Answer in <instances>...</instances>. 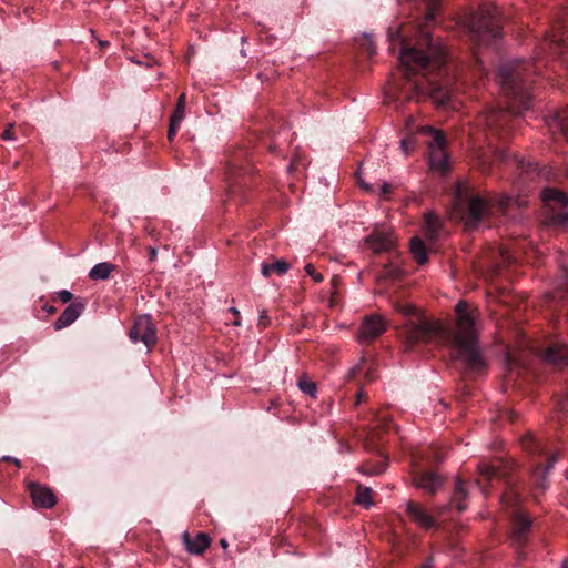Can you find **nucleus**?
<instances>
[{
	"label": "nucleus",
	"mask_w": 568,
	"mask_h": 568,
	"mask_svg": "<svg viewBox=\"0 0 568 568\" xmlns=\"http://www.w3.org/2000/svg\"><path fill=\"white\" fill-rule=\"evenodd\" d=\"M185 549L192 555H202L210 546L211 538L205 532H199L193 539L191 535L185 531L182 535Z\"/></svg>",
	"instance_id": "20"
},
{
	"label": "nucleus",
	"mask_w": 568,
	"mask_h": 568,
	"mask_svg": "<svg viewBox=\"0 0 568 568\" xmlns=\"http://www.w3.org/2000/svg\"><path fill=\"white\" fill-rule=\"evenodd\" d=\"M406 513L409 518L419 525L422 528L430 529L435 526L436 521L432 515H429L425 508L413 500H409L406 505Z\"/></svg>",
	"instance_id": "17"
},
{
	"label": "nucleus",
	"mask_w": 568,
	"mask_h": 568,
	"mask_svg": "<svg viewBox=\"0 0 568 568\" xmlns=\"http://www.w3.org/2000/svg\"><path fill=\"white\" fill-rule=\"evenodd\" d=\"M500 160H501V161H504V160H505L504 152H500Z\"/></svg>",
	"instance_id": "51"
},
{
	"label": "nucleus",
	"mask_w": 568,
	"mask_h": 568,
	"mask_svg": "<svg viewBox=\"0 0 568 568\" xmlns=\"http://www.w3.org/2000/svg\"><path fill=\"white\" fill-rule=\"evenodd\" d=\"M549 170H547L546 168H542L541 170H539L538 174H542V175H547Z\"/></svg>",
	"instance_id": "48"
},
{
	"label": "nucleus",
	"mask_w": 568,
	"mask_h": 568,
	"mask_svg": "<svg viewBox=\"0 0 568 568\" xmlns=\"http://www.w3.org/2000/svg\"><path fill=\"white\" fill-rule=\"evenodd\" d=\"M410 253L419 265H424L428 261L427 248L425 243L418 236L410 240Z\"/></svg>",
	"instance_id": "23"
},
{
	"label": "nucleus",
	"mask_w": 568,
	"mask_h": 568,
	"mask_svg": "<svg viewBox=\"0 0 568 568\" xmlns=\"http://www.w3.org/2000/svg\"><path fill=\"white\" fill-rule=\"evenodd\" d=\"M271 323L270 316L266 314V311H262L258 318V327L266 328Z\"/></svg>",
	"instance_id": "36"
},
{
	"label": "nucleus",
	"mask_w": 568,
	"mask_h": 568,
	"mask_svg": "<svg viewBox=\"0 0 568 568\" xmlns=\"http://www.w3.org/2000/svg\"><path fill=\"white\" fill-rule=\"evenodd\" d=\"M114 270H115L114 264H111L108 262L98 263L91 268V271L89 273V277L93 281H103V280L109 278L110 274Z\"/></svg>",
	"instance_id": "26"
},
{
	"label": "nucleus",
	"mask_w": 568,
	"mask_h": 568,
	"mask_svg": "<svg viewBox=\"0 0 568 568\" xmlns=\"http://www.w3.org/2000/svg\"><path fill=\"white\" fill-rule=\"evenodd\" d=\"M556 128L568 140V108L558 111L554 119Z\"/></svg>",
	"instance_id": "28"
},
{
	"label": "nucleus",
	"mask_w": 568,
	"mask_h": 568,
	"mask_svg": "<svg viewBox=\"0 0 568 568\" xmlns=\"http://www.w3.org/2000/svg\"><path fill=\"white\" fill-rule=\"evenodd\" d=\"M231 312L234 313L235 315H239V311L236 308H231Z\"/></svg>",
	"instance_id": "50"
},
{
	"label": "nucleus",
	"mask_w": 568,
	"mask_h": 568,
	"mask_svg": "<svg viewBox=\"0 0 568 568\" xmlns=\"http://www.w3.org/2000/svg\"><path fill=\"white\" fill-rule=\"evenodd\" d=\"M393 426L392 418L387 415L381 414L376 419V426L369 434L367 446L371 449H376L382 459L375 462H366L361 466V471L365 475L377 476L385 471L387 467V459L378 447V440L382 439V433H387Z\"/></svg>",
	"instance_id": "10"
},
{
	"label": "nucleus",
	"mask_w": 568,
	"mask_h": 568,
	"mask_svg": "<svg viewBox=\"0 0 568 568\" xmlns=\"http://www.w3.org/2000/svg\"><path fill=\"white\" fill-rule=\"evenodd\" d=\"M366 242L375 253L389 252L395 245L393 234L386 231L375 230L367 237Z\"/></svg>",
	"instance_id": "18"
},
{
	"label": "nucleus",
	"mask_w": 568,
	"mask_h": 568,
	"mask_svg": "<svg viewBox=\"0 0 568 568\" xmlns=\"http://www.w3.org/2000/svg\"><path fill=\"white\" fill-rule=\"evenodd\" d=\"M227 192L235 199L243 189L250 187L253 180L254 168L251 163L246 148L230 151L225 160Z\"/></svg>",
	"instance_id": "8"
},
{
	"label": "nucleus",
	"mask_w": 568,
	"mask_h": 568,
	"mask_svg": "<svg viewBox=\"0 0 568 568\" xmlns=\"http://www.w3.org/2000/svg\"><path fill=\"white\" fill-rule=\"evenodd\" d=\"M542 357L546 362L556 367H568V346L552 343L545 349Z\"/></svg>",
	"instance_id": "16"
},
{
	"label": "nucleus",
	"mask_w": 568,
	"mask_h": 568,
	"mask_svg": "<svg viewBox=\"0 0 568 568\" xmlns=\"http://www.w3.org/2000/svg\"><path fill=\"white\" fill-rule=\"evenodd\" d=\"M566 176L568 179V164H567V168H566Z\"/></svg>",
	"instance_id": "52"
},
{
	"label": "nucleus",
	"mask_w": 568,
	"mask_h": 568,
	"mask_svg": "<svg viewBox=\"0 0 568 568\" xmlns=\"http://www.w3.org/2000/svg\"><path fill=\"white\" fill-rule=\"evenodd\" d=\"M57 298L60 300L62 303H69L73 302V294L67 290L59 291L57 293Z\"/></svg>",
	"instance_id": "35"
},
{
	"label": "nucleus",
	"mask_w": 568,
	"mask_h": 568,
	"mask_svg": "<svg viewBox=\"0 0 568 568\" xmlns=\"http://www.w3.org/2000/svg\"><path fill=\"white\" fill-rule=\"evenodd\" d=\"M402 268L394 263H389L384 267V276H386L387 278L397 280L402 276Z\"/></svg>",
	"instance_id": "31"
},
{
	"label": "nucleus",
	"mask_w": 568,
	"mask_h": 568,
	"mask_svg": "<svg viewBox=\"0 0 568 568\" xmlns=\"http://www.w3.org/2000/svg\"><path fill=\"white\" fill-rule=\"evenodd\" d=\"M467 498L468 489L466 488V483L460 478H456L449 501L445 505L438 506L436 511L438 515H445L452 509H456L458 513H463L467 509Z\"/></svg>",
	"instance_id": "12"
},
{
	"label": "nucleus",
	"mask_w": 568,
	"mask_h": 568,
	"mask_svg": "<svg viewBox=\"0 0 568 568\" xmlns=\"http://www.w3.org/2000/svg\"><path fill=\"white\" fill-rule=\"evenodd\" d=\"M429 458L434 459L430 454H429ZM434 463H435L434 460H430V464H434Z\"/></svg>",
	"instance_id": "55"
},
{
	"label": "nucleus",
	"mask_w": 568,
	"mask_h": 568,
	"mask_svg": "<svg viewBox=\"0 0 568 568\" xmlns=\"http://www.w3.org/2000/svg\"><path fill=\"white\" fill-rule=\"evenodd\" d=\"M420 568H433V558H427L425 562L420 566Z\"/></svg>",
	"instance_id": "45"
},
{
	"label": "nucleus",
	"mask_w": 568,
	"mask_h": 568,
	"mask_svg": "<svg viewBox=\"0 0 568 568\" xmlns=\"http://www.w3.org/2000/svg\"><path fill=\"white\" fill-rule=\"evenodd\" d=\"M181 123H175L174 121L170 120L169 131H168V139L172 141L174 136L176 135V132L180 128Z\"/></svg>",
	"instance_id": "37"
},
{
	"label": "nucleus",
	"mask_w": 568,
	"mask_h": 568,
	"mask_svg": "<svg viewBox=\"0 0 568 568\" xmlns=\"http://www.w3.org/2000/svg\"><path fill=\"white\" fill-rule=\"evenodd\" d=\"M417 133L426 138L430 165L443 173L446 172L448 169V156L446 153L447 140L445 133L429 125L419 126Z\"/></svg>",
	"instance_id": "9"
},
{
	"label": "nucleus",
	"mask_w": 568,
	"mask_h": 568,
	"mask_svg": "<svg viewBox=\"0 0 568 568\" xmlns=\"http://www.w3.org/2000/svg\"><path fill=\"white\" fill-rule=\"evenodd\" d=\"M3 140H13L14 139V129L13 125L10 124L1 134Z\"/></svg>",
	"instance_id": "39"
},
{
	"label": "nucleus",
	"mask_w": 568,
	"mask_h": 568,
	"mask_svg": "<svg viewBox=\"0 0 568 568\" xmlns=\"http://www.w3.org/2000/svg\"><path fill=\"white\" fill-rule=\"evenodd\" d=\"M220 545H221V547H222V548H224V549H226V548H227V546H229V544H227V541H226L225 539H221V540H220Z\"/></svg>",
	"instance_id": "47"
},
{
	"label": "nucleus",
	"mask_w": 568,
	"mask_h": 568,
	"mask_svg": "<svg viewBox=\"0 0 568 568\" xmlns=\"http://www.w3.org/2000/svg\"><path fill=\"white\" fill-rule=\"evenodd\" d=\"M300 165H302L301 161L298 159H294L290 165H288V172H294L300 169Z\"/></svg>",
	"instance_id": "42"
},
{
	"label": "nucleus",
	"mask_w": 568,
	"mask_h": 568,
	"mask_svg": "<svg viewBox=\"0 0 568 568\" xmlns=\"http://www.w3.org/2000/svg\"><path fill=\"white\" fill-rule=\"evenodd\" d=\"M362 375L366 383H372L376 378L375 372L372 367L366 368L364 365L359 364L349 371L348 379L361 383Z\"/></svg>",
	"instance_id": "24"
},
{
	"label": "nucleus",
	"mask_w": 568,
	"mask_h": 568,
	"mask_svg": "<svg viewBox=\"0 0 568 568\" xmlns=\"http://www.w3.org/2000/svg\"><path fill=\"white\" fill-rule=\"evenodd\" d=\"M337 281L336 277L332 278V283L335 284V282Z\"/></svg>",
	"instance_id": "53"
},
{
	"label": "nucleus",
	"mask_w": 568,
	"mask_h": 568,
	"mask_svg": "<svg viewBox=\"0 0 568 568\" xmlns=\"http://www.w3.org/2000/svg\"><path fill=\"white\" fill-rule=\"evenodd\" d=\"M435 20L434 9L427 8L423 21L413 27L408 38L405 28L395 32L389 29L392 41L399 44V95L407 101L432 99L437 104H446L452 95L457 75L448 63L445 49L435 42L428 23Z\"/></svg>",
	"instance_id": "1"
},
{
	"label": "nucleus",
	"mask_w": 568,
	"mask_h": 568,
	"mask_svg": "<svg viewBox=\"0 0 568 568\" xmlns=\"http://www.w3.org/2000/svg\"><path fill=\"white\" fill-rule=\"evenodd\" d=\"M518 464L513 459H498L491 464H479V475L487 481L500 480L505 483V490L501 495V503L511 509V545L516 548L518 556L523 557L521 549L527 546L532 528L531 517L519 508L521 483L514 477Z\"/></svg>",
	"instance_id": "4"
},
{
	"label": "nucleus",
	"mask_w": 568,
	"mask_h": 568,
	"mask_svg": "<svg viewBox=\"0 0 568 568\" xmlns=\"http://www.w3.org/2000/svg\"><path fill=\"white\" fill-rule=\"evenodd\" d=\"M305 272L316 282V283H321L324 277L321 273L316 272L315 267L313 264L308 263L306 264L305 266Z\"/></svg>",
	"instance_id": "34"
},
{
	"label": "nucleus",
	"mask_w": 568,
	"mask_h": 568,
	"mask_svg": "<svg viewBox=\"0 0 568 568\" xmlns=\"http://www.w3.org/2000/svg\"><path fill=\"white\" fill-rule=\"evenodd\" d=\"M31 498L36 506L42 508H52L57 504V498L52 490L40 484H30Z\"/></svg>",
	"instance_id": "19"
},
{
	"label": "nucleus",
	"mask_w": 568,
	"mask_h": 568,
	"mask_svg": "<svg viewBox=\"0 0 568 568\" xmlns=\"http://www.w3.org/2000/svg\"><path fill=\"white\" fill-rule=\"evenodd\" d=\"M394 308L405 317L398 328V336L406 349L417 351L427 345L448 346L453 357L460 361L468 373L479 374L485 371L486 362L477 343L475 314L465 301L455 306V325L428 320L409 303L396 302Z\"/></svg>",
	"instance_id": "3"
},
{
	"label": "nucleus",
	"mask_w": 568,
	"mask_h": 568,
	"mask_svg": "<svg viewBox=\"0 0 568 568\" xmlns=\"http://www.w3.org/2000/svg\"><path fill=\"white\" fill-rule=\"evenodd\" d=\"M129 337L133 343L142 342L146 347L155 345L156 327L151 315L143 314L136 316L129 332Z\"/></svg>",
	"instance_id": "11"
},
{
	"label": "nucleus",
	"mask_w": 568,
	"mask_h": 568,
	"mask_svg": "<svg viewBox=\"0 0 568 568\" xmlns=\"http://www.w3.org/2000/svg\"><path fill=\"white\" fill-rule=\"evenodd\" d=\"M542 201L551 209H564L568 206V194L554 187H546L542 191Z\"/></svg>",
	"instance_id": "21"
},
{
	"label": "nucleus",
	"mask_w": 568,
	"mask_h": 568,
	"mask_svg": "<svg viewBox=\"0 0 568 568\" xmlns=\"http://www.w3.org/2000/svg\"><path fill=\"white\" fill-rule=\"evenodd\" d=\"M440 227H442V222L436 214H434L432 212H428L425 214L424 231H425L426 236L429 240L434 241L437 239Z\"/></svg>",
	"instance_id": "22"
},
{
	"label": "nucleus",
	"mask_w": 568,
	"mask_h": 568,
	"mask_svg": "<svg viewBox=\"0 0 568 568\" xmlns=\"http://www.w3.org/2000/svg\"><path fill=\"white\" fill-rule=\"evenodd\" d=\"M372 495H373L372 488L365 487L363 485H357L355 503L367 509L373 504Z\"/></svg>",
	"instance_id": "27"
},
{
	"label": "nucleus",
	"mask_w": 568,
	"mask_h": 568,
	"mask_svg": "<svg viewBox=\"0 0 568 568\" xmlns=\"http://www.w3.org/2000/svg\"><path fill=\"white\" fill-rule=\"evenodd\" d=\"M413 484L429 495H435L444 485V477L439 474L420 469L413 474Z\"/></svg>",
	"instance_id": "13"
},
{
	"label": "nucleus",
	"mask_w": 568,
	"mask_h": 568,
	"mask_svg": "<svg viewBox=\"0 0 568 568\" xmlns=\"http://www.w3.org/2000/svg\"><path fill=\"white\" fill-rule=\"evenodd\" d=\"M458 202L467 203L463 220L468 230L478 227L481 223L489 220L495 212L505 213L511 202V197L503 195L498 199H486L469 191L462 183L456 191Z\"/></svg>",
	"instance_id": "5"
},
{
	"label": "nucleus",
	"mask_w": 568,
	"mask_h": 568,
	"mask_svg": "<svg viewBox=\"0 0 568 568\" xmlns=\"http://www.w3.org/2000/svg\"><path fill=\"white\" fill-rule=\"evenodd\" d=\"M547 52L568 65V31L560 21L552 23L546 32L534 61L514 60L500 64L497 78L501 92L509 101L506 108H486L477 119L479 125L501 139L509 134L514 115L530 108L532 83L541 74V68L546 67L547 61L542 55Z\"/></svg>",
	"instance_id": "2"
},
{
	"label": "nucleus",
	"mask_w": 568,
	"mask_h": 568,
	"mask_svg": "<svg viewBox=\"0 0 568 568\" xmlns=\"http://www.w3.org/2000/svg\"><path fill=\"white\" fill-rule=\"evenodd\" d=\"M290 268V264L283 260H276L272 263H263L261 272L263 276L270 277L273 273L284 275Z\"/></svg>",
	"instance_id": "25"
},
{
	"label": "nucleus",
	"mask_w": 568,
	"mask_h": 568,
	"mask_svg": "<svg viewBox=\"0 0 568 568\" xmlns=\"http://www.w3.org/2000/svg\"><path fill=\"white\" fill-rule=\"evenodd\" d=\"M392 193V185L389 183H383L381 187V195L386 199Z\"/></svg>",
	"instance_id": "41"
},
{
	"label": "nucleus",
	"mask_w": 568,
	"mask_h": 568,
	"mask_svg": "<svg viewBox=\"0 0 568 568\" xmlns=\"http://www.w3.org/2000/svg\"><path fill=\"white\" fill-rule=\"evenodd\" d=\"M45 310L50 314H54L57 312V308L54 306H48V307H45Z\"/></svg>",
	"instance_id": "46"
},
{
	"label": "nucleus",
	"mask_w": 568,
	"mask_h": 568,
	"mask_svg": "<svg viewBox=\"0 0 568 568\" xmlns=\"http://www.w3.org/2000/svg\"><path fill=\"white\" fill-rule=\"evenodd\" d=\"M3 460L13 463L18 468L21 467V462L14 457L6 456L3 457Z\"/></svg>",
	"instance_id": "43"
},
{
	"label": "nucleus",
	"mask_w": 568,
	"mask_h": 568,
	"mask_svg": "<svg viewBox=\"0 0 568 568\" xmlns=\"http://www.w3.org/2000/svg\"><path fill=\"white\" fill-rule=\"evenodd\" d=\"M415 145H416V138L414 135H408L400 141V146L406 154H408L410 151H413Z\"/></svg>",
	"instance_id": "32"
},
{
	"label": "nucleus",
	"mask_w": 568,
	"mask_h": 568,
	"mask_svg": "<svg viewBox=\"0 0 568 568\" xmlns=\"http://www.w3.org/2000/svg\"><path fill=\"white\" fill-rule=\"evenodd\" d=\"M386 329V323L379 315L365 316L361 325L359 338L371 343L379 337Z\"/></svg>",
	"instance_id": "14"
},
{
	"label": "nucleus",
	"mask_w": 568,
	"mask_h": 568,
	"mask_svg": "<svg viewBox=\"0 0 568 568\" xmlns=\"http://www.w3.org/2000/svg\"><path fill=\"white\" fill-rule=\"evenodd\" d=\"M469 36L478 45H489L501 37L499 12L496 7L484 4L471 12L467 20Z\"/></svg>",
	"instance_id": "7"
},
{
	"label": "nucleus",
	"mask_w": 568,
	"mask_h": 568,
	"mask_svg": "<svg viewBox=\"0 0 568 568\" xmlns=\"http://www.w3.org/2000/svg\"><path fill=\"white\" fill-rule=\"evenodd\" d=\"M158 252L154 247H149V258L150 261H154L156 258Z\"/></svg>",
	"instance_id": "44"
},
{
	"label": "nucleus",
	"mask_w": 568,
	"mask_h": 568,
	"mask_svg": "<svg viewBox=\"0 0 568 568\" xmlns=\"http://www.w3.org/2000/svg\"><path fill=\"white\" fill-rule=\"evenodd\" d=\"M507 361H508V363H510V362H511V358H510V356H509V355L507 356Z\"/></svg>",
	"instance_id": "54"
},
{
	"label": "nucleus",
	"mask_w": 568,
	"mask_h": 568,
	"mask_svg": "<svg viewBox=\"0 0 568 568\" xmlns=\"http://www.w3.org/2000/svg\"><path fill=\"white\" fill-rule=\"evenodd\" d=\"M361 48L367 53L368 57H373V54L375 53L374 42L367 36L363 37Z\"/></svg>",
	"instance_id": "33"
},
{
	"label": "nucleus",
	"mask_w": 568,
	"mask_h": 568,
	"mask_svg": "<svg viewBox=\"0 0 568 568\" xmlns=\"http://www.w3.org/2000/svg\"><path fill=\"white\" fill-rule=\"evenodd\" d=\"M84 303L81 298H75L70 303L65 310L61 313L59 318L54 322V328L57 331L68 327L81 315L84 310Z\"/></svg>",
	"instance_id": "15"
},
{
	"label": "nucleus",
	"mask_w": 568,
	"mask_h": 568,
	"mask_svg": "<svg viewBox=\"0 0 568 568\" xmlns=\"http://www.w3.org/2000/svg\"><path fill=\"white\" fill-rule=\"evenodd\" d=\"M298 388L306 395L315 397L317 393L316 384L307 376L303 375L298 379Z\"/></svg>",
	"instance_id": "29"
},
{
	"label": "nucleus",
	"mask_w": 568,
	"mask_h": 568,
	"mask_svg": "<svg viewBox=\"0 0 568 568\" xmlns=\"http://www.w3.org/2000/svg\"><path fill=\"white\" fill-rule=\"evenodd\" d=\"M475 58H476V62H477V63H478V65H479V70H480V71H484V69H483V67H481V62H480V60H479L477 57H475Z\"/></svg>",
	"instance_id": "49"
},
{
	"label": "nucleus",
	"mask_w": 568,
	"mask_h": 568,
	"mask_svg": "<svg viewBox=\"0 0 568 568\" xmlns=\"http://www.w3.org/2000/svg\"><path fill=\"white\" fill-rule=\"evenodd\" d=\"M520 446L531 463L530 481L536 490H545L547 475L558 460V454L551 453L545 442L532 433H527L520 438Z\"/></svg>",
	"instance_id": "6"
},
{
	"label": "nucleus",
	"mask_w": 568,
	"mask_h": 568,
	"mask_svg": "<svg viewBox=\"0 0 568 568\" xmlns=\"http://www.w3.org/2000/svg\"><path fill=\"white\" fill-rule=\"evenodd\" d=\"M427 454H430L432 457L434 458V462H436V463H439L444 458L443 454L439 450L434 449V448H428Z\"/></svg>",
	"instance_id": "40"
},
{
	"label": "nucleus",
	"mask_w": 568,
	"mask_h": 568,
	"mask_svg": "<svg viewBox=\"0 0 568 568\" xmlns=\"http://www.w3.org/2000/svg\"><path fill=\"white\" fill-rule=\"evenodd\" d=\"M185 104H186V97L185 93L180 94L178 99V103L175 105L174 112L171 115V121H174L175 123H181L184 118V111H185Z\"/></svg>",
	"instance_id": "30"
},
{
	"label": "nucleus",
	"mask_w": 568,
	"mask_h": 568,
	"mask_svg": "<svg viewBox=\"0 0 568 568\" xmlns=\"http://www.w3.org/2000/svg\"><path fill=\"white\" fill-rule=\"evenodd\" d=\"M554 221L562 226L568 225V213H557L554 215Z\"/></svg>",
	"instance_id": "38"
}]
</instances>
